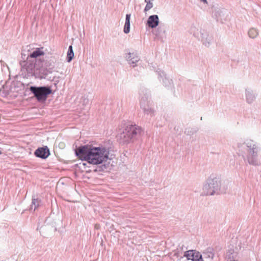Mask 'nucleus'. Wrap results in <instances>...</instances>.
I'll return each instance as SVG.
<instances>
[{
  "mask_svg": "<svg viewBox=\"0 0 261 261\" xmlns=\"http://www.w3.org/2000/svg\"><path fill=\"white\" fill-rule=\"evenodd\" d=\"M155 72L158 75L159 80L161 81L162 80L163 83L165 87H169L172 84V80L169 79L160 69L158 68Z\"/></svg>",
  "mask_w": 261,
  "mask_h": 261,
  "instance_id": "obj_9",
  "label": "nucleus"
},
{
  "mask_svg": "<svg viewBox=\"0 0 261 261\" xmlns=\"http://www.w3.org/2000/svg\"><path fill=\"white\" fill-rule=\"evenodd\" d=\"M236 147L242 155L245 152H247L246 160L249 164L254 166L260 165V162L257 158L260 146L256 142L251 139L240 140L237 143Z\"/></svg>",
  "mask_w": 261,
  "mask_h": 261,
  "instance_id": "obj_2",
  "label": "nucleus"
},
{
  "mask_svg": "<svg viewBox=\"0 0 261 261\" xmlns=\"http://www.w3.org/2000/svg\"><path fill=\"white\" fill-rule=\"evenodd\" d=\"M145 2L146 3H147L151 2H150V0H145Z\"/></svg>",
  "mask_w": 261,
  "mask_h": 261,
  "instance_id": "obj_26",
  "label": "nucleus"
},
{
  "mask_svg": "<svg viewBox=\"0 0 261 261\" xmlns=\"http://www.w3.org/2000/svg\"><path fill=\"white\" fill-rule=\"evenodd\" d=\"M140 105L145 114L152 116L154 110L150 106L149 92L145 88H141L139 90Z\"/></svg>",
  "mask_w": 261,
  "mask_h": 261,
  "instance_id": "obj_5",
  "label": "nucleus"
},
{
  "mask_svg": "<svg viewBox=\"0 0 261 261\" xmlns=\"http://www.w3.org/2000/svg\"><path fill=\"white\" fill-rule=\"evenodd\" d=\"M21 58L22 60L20 62L21 70L27 72H32L35 68V60L29 59V57L23 53L21 54Z\"/></svg>",
  "mask_w": 261,
  "mask_h": 261,
  "instance_id": "obj_8",
  "label": "nucleus"
},
{
  "mask_svg": "<svg viewBox=\"0 0 261 261\" xmlns=\"http://www.w3.org/2000/svg\"><path fill=\"white\" fill-rule=\"evenodd\" d=\"M30 90L39 101H45L47 95L51 94L52 92L50 87L48 86H31Z\"/></svg>",
  "mask_w": 261,
  "mask_h": 261,
  "instance_id": "obj_6",
  "label": "nucleus"
},
{
  "mask_svg": "<svg viewBox=\"0 0 261 261\" xmlns=\"http://www.w3.org/2000/svg\"><path fill=\"white\" fill-rule=\"evenodd\" d=\"M230 12L224 8H214L212 16L217 22L224 23L230 20Z\"/></svg>",
  "mask_w": 261,
  "mask_h": 261,
  "instance_id": "obj_7",
  "label": "nucleus"
},
{
  "mask_svg": "<svg viewBox=\"0 0 261 261\" xmlns=\"http://www.w3.org/2000/svg\"><path fill=\"white\" fill-rule=\"evenodd\" d=\"M245 100L247 103H253L256 97L255 93L250 88H246L245 91Z\"/></svg>",
  "mask_w": 261,
  "mask_h": 261,
  "instance_id": "obj_12",
  "label": "nucleus"
},
{
  "mask_svg": "<svg viewBox=\"0 0 261 261\" xmlns=\"http://www.w3.org/2000/svg\"><path fill=\"white\" fill-rule=\"evenodd\" d=\"M131 14H127L126 15L125 22L124 27L123 31L125 34H128L130 32V19Z\"/></svg>",
  "mask_w": 261,
  "mask_h": 261,
  "instance_id": "obj_17",
  "label": "nucleus"
},
{
  "mask_svg": "<svg viewBox=\"0 0 261 261\" xmlns=\"http://www.w3.org/2000/svg\"><path fill=\"white\" fill-rule=\"evenodd\" d=\"M126 58L129 64L133 67H135L137 65V63L140 60L139 56L135 53H128Z\"/></svg>",
  "mask_w": 261,
  "mask_h": 261,
  "instance_id": "obj_14",
  "label": "nucleus"
},
{
  "mask_svg": "<svg viewBox=\"0 0 261 261\" xmlns=\"http://www.w3.org/2000/svg\"><path fill=\"white\" fill-rule=\"evenodd\" d=\"M201 257H202V255L199 252H197L195 251L192 261H196L197 259H200Z\"/></svg>",
  "mask_w": 261,
  "mask_h": 261,
  "instance_id": "obj_23",
  "label": "nucleus"
},
{
  "mask_svg": "<svg viewBox=\"0 0 261 261\" xmlns=\"http://www.w3.org/2000/svg\"><path fill=\"white\" fill-rule=\"evenodd\" d=\"M203 256L204 257L208 259L209 260H212L214 258V253L213 251V250L211 248H208L206 249L204 252H203Z\"/></svg>",
  "mask_w": 261,
  "mask_h": 261,
  "instance_id": "obj_18",
  "label": "nucleus"
},
{
  "mask_svg": "<svg viewBox=\"0 0 261 261\" xmlns=\"http://www.w3.org/2000/svg\"><path fill=\"white\" fill-rule=\"evenodd\" d=\"M75 154L81 160L93 165H98L107 162L109 159V150L103 146L91 147L88 145L80 146L75 150Z\"/></svg>",
  "mask_w": 261,
  "mask_h": 261,
  "instance_id": "obj_1",
  "label": "nucleus"
},
{
  "mask_svg": "<svg viewBox=\"0 0 261 261\" xmlns=\"http://www.w3.org/2000/svg\"><path fill=\"white\" fill-rule=\"evenodd\" d=\"M195 250H190L185 252L184 256H186L188 260L193 259Z\"/></svg>",
  "mask_w": 261,
  "mask_h": 261,
  "instance_id": "obj_21",
  "label": "nucleus"
},
{
  "mask_svg": "<svg viewBox=\"0 0 261 261\" xmlns=\"http://www.w3.org/2000/svg\"><path fill=\"white\" fill-rule=\"evenodd\" d=\"M201 2H202L204 4H207V1L206 0H200Z\"/></svg>",
  "mask_w": 261,
  "mask_h": 261,
  "instance_id": "obj_25",
  "label": "nucleus"
},
{
  "mask_svg": "<svg viewBox=\"0 0 261 261\" xmlns=\"http://www.w3.org/2000/svg\"><path fill=\"white\" fill-rule=\"evenodd\" d=\"M142 128L136 124L127 125L119 136L120 142L123 144L133 142L143 134Z\"/></svg>",
  "mask_w": 261,
  "mask_h": 261,
  "instance_id": "obj_3",
  "label": "nucleus"
},
{
  "mask_svg": "<svg viewBox=\"0 0 261 261\" xmlns=\"http://www.w3.org/2000/svg\"><path fill=\"white\" fill-rule=\"evenodd\" d=\"M221 185V179L219 177L211 176L203 186V192L206 195L218 194L220 192Z\"/></svg>",
  "mask_w": 261,
  "mask_h": 261,
  "instance_id": "obj_4",
  "label": "nucleus"
},
{
  "mask_svg": "<svg viewBox=\"0 0 261 261\" xmlns=\"http://www.w3.org/2000/svg\"><path fill=\"white\" fill-rule=\"evenodd\" d=\"M39 205V200L38 198H33L30 206V210L35 211Z\"/></svg>",
  "mask_w": 261,
  "mask_h": 261,
  "instance_id": "obj_19",
  "label": "nucleus"
},
{
  "mask_svg": "<svg viewBox=\"0 0 261 261\" xmlns=\"http://www.w3.org/2000/svg\"><path fill=\"white\" fill-rule=\"evenodd\" d=\"M74 57V53L72 48V46L70 45L69 46L68 51H67V62H70Z\"/></svg>",
  "mask_w": 261,
  "mask_h": 261,
  "instance_id": "obj_20",
  "label": "nucleus"
},
{
  "mask_svg": "<svg viewBox=\"0 0 261 261\" xmlns=\"http://www.w3.org/2000/svg\"><path fill=\"white\" fill-rule=\"evenodd\" d=\"M34 154L38 158L45 159L49 155L50 152L47 146H45L37 149Z\"/></svg>",
  "mask_w": 261,
  "mask_h": 261,
  "instance_id": "obj_10",
  "label": "nucleus"
},
{
  "mask_svg": "<svg viewBox=\"0 0 261 261\" xmlns=\"http://www.w3.org/2000/svg\"><path fill=\"white\" fill-rule=\"evenodd\" d=\"M153 3L152 2H148L146 3V6L144 8V12H147L153 7Z\"/></svg>",
  "mask_w": 261,
  "mask_h": 261,
  "instance_id": "obj_24",
  "label": "nucleus"
},
{
  "mask_svg": "<svg viewBox=\"0 0 261 261\" xmlns=\"http://www.w3.org/2000/svg\"><path fill=\"white\" fill-rule=\"evenodd\" d=\"M44 55V52L40 49V48H37L36 50L33 51L32 53L30 54L27 55L29 57V59H34L35 62H36V58L39 56H42Z\"/></svg>",
  "mask_w": 261,
  "mask_h": 261,
  "instance_id": "obj_16",
  "label": "nucleus"
},
{
  "mask_svg": "<svg viewBox=\"0 0 261 261\" xmlns=\"http://www.w3.org/2000/svg\"><path fill=\"white\" fill-rule=\"evenodd\" d=\"M201 41L203 44L206 47H209L213 43V37L206 32L201 33Z\"/></svg>",
  "mask_w": 261,
  "mask_h": 261,
  "instance_id": "obj_15",
  "label": "nucleus"
},
{
  "mask_svg": "<svg viewBox=\"0 0 261 261\" xmlns=\"http://www.w3.org/2000/svg\"><path fill=\"white\" fill-rule=\"evenodd\" d=\"M258 32L257 30L254 28L250 29L248 31V35L250 38H254L257 36Z\"/></svg>",
  "mask_w": 261,
  "mask_h": 261,
  "instance_id": "obj_22",
  "label": "nucleus"
},
{
  "mask_svg": "<svg viewBox=\"0 0 261 261\" xmlns=\"http://www.w3.org/2000/svg\"><path fill=\"white\" fill-rule=\"evenodd\" d=\"M160 20L158 15H150L147 19L146 24L149 28H156L159 24Z\"/></svg>",
  "mask_w": 261,
  "mask_h": 261,
  "instance_id": "obj_11",
  "label": "nucleus"
},
{
  "mask_svg": "<svg viewBox=\"0 0 261 261\" xmlns=\"http://www.w3.org/2000/svg\"><path fill=\"white\" fill-rule=\"evenodd\" d=\"M153 34L155 36V39L159 40L162 42L164 41V40L166 38V31L165 30L162 29L161 27L156 28L153 32Z\"/></svg>",
  "mask_w": 261,
  "mask_h": 261,
  "instance_id": "obj_13",
  "label": "nucleus"
}]
</instances>
